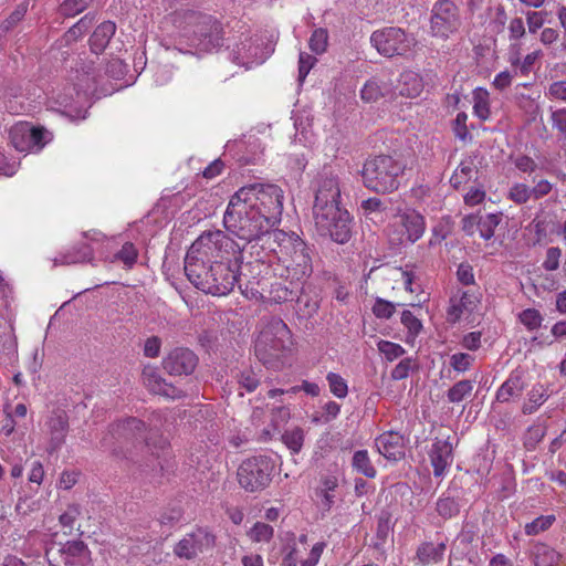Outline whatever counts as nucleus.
<instances>
[{"label": "nucleus", "mask_w": 566, "mask_h": 566, "mask_svg": "<svg viewBox=\"0 0 566 566\" xmlns=\"http://www.w3.org/2000/svg\"><path fill=\"white\" fill-rule=\"evenodd\" d=\"M247 535L253 543H269L274 536V528L266 523L256 522Z\"/></svg>", "instance_id": "a19ab883"}, {"label": "nucleus", "mask_w": 566, "mask_h": 566, "mask_svg": "<svg viewBox=\"0 0 566 566\" xmlns=\"http://www.w3.org/2000/svg\"><path fill=\"white\" fill-rule=\"evenodd\" d=\"M474 382L472 380H460L455 382L447 394L448 400L453 403L463 401L473 390Z\"/></svg>", "instance_id": "79ce46f5"}, {"label": "nucleus", "mask_w": 566, "mask_h": 566, "mask_svg": "<svg viewBox=\"0 0 566 566\" xmlns=\"http://www.w3.org/2000/svg\"><path fill=\"white\" fill-rule=\"evenodd\" d=\"M474 361V357L467 353H457L450 357V366L458 373L469 370Z\"/></svg>", "instance_id": "69168bd1"}, {"label": "nucleus", "mask_w": 566, "mask_h": 566, "mask_svg": "<svg viewBox=\"0 0 566 566\" xmlns=\"http://www.w3.org/2000/svg\"><path fill=\"white\" fill-rule=\"evenodd\" d=\"M276 237L280 241V249H276V264H281L289 258L294 250H296V243H302L303 240L295 233H287L282 231V234Z\"/></svg>", "instance_id": "f704fd0d"}, {"label": "nucleus", "mask_w": 566, "mask_h": 566, "mask_svg": "<svg viewBox=\"0 0 566 566\" xmlns=\"http://www.w3.org/2000/svg\"><path fill=\"white\" fill-rule=\"evenodd\" d=\"M273 469L272 460L265 455L249 458L238 468V482L247 492L262 491L270 484Z\"/></svg>", "instance_id": "6e6552de"}, {"label": "nucleus", "mask_w": 566, "mask_h": 566, "mask_svg": "<svg viewBox=\"0 0 566 566\" xmlns=\"http://www.w3.org/2000/svg\"><path fill=\"white\" fill-rule=\"evenodd\" d=\"M549 123L557 136L566 139V107L549 108Z\"/></svg>", "instance_id": "49530a36"}, {"label": "nucleus", "mask_w": 566, "mask_h": 566, "mask_svg": "<svg viewBox=\"0 0 566 566\" xmlns=\"http://www.w3.org/2000/svg\"><path fill=\"white\" fill-rule=\"evenodd\" d=\"M546 96L552 101L566 103V80L555 81L549 84Z\"/></svg>", "instance_id": "774afa93"}, {"label": "nucleus", "mask_w": 566, "mask_h": 566, "mask_svg": "<svg viewBox=\"0 0 566 566\" xmlns=\"http://www.w3.org/2000/svg\"><path fill=\"white\" fill-rule=\"evenodd\" d=\"M81 515V506L78 504H70L66 510L60 515L59 521L63 528L69 533L75 528L74 524Z\"/></svg>", "instance_id": "6e6d98bb"}, {"label": "nucleus", "mask_w": 566, "mask_h": 566, "mask_svg": "<svg viewBox=\"0 0 566 566\" xmlns=\"http://www.w3.org/2000/svg\"><path fill=\"white\" fill-rule=\"evenodd\" d=\"M433 474L441 476L453 462V447L449 439H436L428 452Z\"/></svg>", "instance_id": "aec40b11"}, {"label": "nucleus", "mask_w": 566, "mask_h": 566, "mask_svg": "<svg viewBox=\"0 0 566 566\" xmlns=\"http://www.w3.org/2000/svg\"><path fill=\"white\" fill-rule=\"evenodd\" d=\"M382 95V86L376 78L367 81L360 90L361 99L368 103L378 101Z\"/></svg>", "instance_id": "5fc2aeb1"}, {"label": "nucleus", "mask_w": 566, "mask_h": 566, "mask_svg": "<svg viewBox=\"0 0 566 566\" xmlns=\"http://www.w3.org/2000/svg\"><path fill=\"white\" fill-rule=\"evenodd\" d=\"M371 311L377 318L389 319L396 312V304L381 297H376Z\"/></svg>", "instance_id": "bf43d9fd"}, {"label": "nucleus", "mask_w": 566, "mask_h": 566, "mask_svg": "<svg viewBox=\"0 0 566 566\" xmlns=\"http://www.w3.org/2000/svg\"><path fill=\"white\" fill-rule=\"evenodd\" d=\"M534 566H555L562 558V555L545 543H536L531 553Z\"/></svg>", "instance_id": "c756f323"}, {"label": "nucleus", "mask_w": 566, "mask_h": 566, "mask_svg": "<svg viewBox=\"0 0 566 566\" xmlns=\"http://www.w3.org/2000/svg\"><path fill=\"white\" fill-rule=\"evenodd\" d=\"M423 82L421 76L413 71H405L400 74L398 91L401 96L415 98L421 94Z\"/></svg>", "instance_id": "c85d7f7f"}, {"label": "nucleus", "mask_w": 566, "mask_h": 566, "mask_svg": "<svg viewBox=\"0 0 566 566\" xmlns=\"http://www.w3.org/2000/svg\"><path fill=\"white\" fill-rule=\"evenodd\" d=\"M143 384L149 391L156 395H161L170 399H178L184 396L182 390L176 388L159 375L154 366H145L142 373Z\"/></svg>", "instance_id": "6ab92c4d"}, {"label": "nucleus", "mask_w": 566, "mask_h": 566, "mask_svg": "<svg viewBox=\"0 0 566 566\" xmlns=\"http://www.w3.org/2000/svg\"><path fill=\"white\" fill-rule=\"evenodd\" d=\"M468 114L464 112H460L457 114L455 118L452 122V130L455 137L462 142L471 140L472 136L467 126Z\"/></svg>", "instance_id": "13d9d810"}, {"label": "nucleus", "mask_w": 566, "mask_h": 566, "mask_svg": "<svg viewBox=\"0 0 566 566\" xmlns=\"http://www.w3.org/2000/svg\"><path fill=\"white\" fill-rule=\"evenodd\" d=\"M45 424L50 434L49 448L51 451H55L65 442L70 428L69 416L66 411L61 408L53 409Z\"/></svg>", "instance_id": "a211bd4d"}, {"label": "nucleus", "mask_w": 566, "mask_h": 566, "mask_svg": "<svg viewBox=\"0 0 566 566\" xmlns=\"http://www.w3.org/2000/svg\"><path fill=\"white\" fill-rule=\"evenodd\" d=\"M145 422L135 417L118 420L109 426V434L118 443L145 441L149 446L150 442L145 437Z\"/></svg>", "instance_id": "dca6fc26"}, {"label": "nucleus", "mask_w": 566, "mask_h": 566, "mask_svg": "<svg viewBox=\"0 0 566 566\" xmlns=\"http://www.w3.org/2000/svg\"><path fill=\"white\" fill-rule=\"evenodd\" d=\"M283 190L273 184L241 187L230 199L223 216L226 229L244 242L281 221Z\"/></svg>", "instance_id": "f257e3e1"}, {"label": "nucleus", "mask_w": 566, "mask_h": 566, "mask_svg": "<svg viewBox=\"0 0 566 566\" xmlns=\"http://www.w3.org/2000/svg\"><path fill=\"white\" fill-rule=\"evenodd\" d=\"M352 465L354 470L365 475L366 478L373 479L377 474V471L369 459L367 450L356 451L353 455Z\"/></svg>", "instance_id": "4c0bfd02"}, {"label": "nucleus", "mask_w": 566, "mask_h": 566, "mask_svg": "<svg viewBox=\"0 0 566 566\" xmlns=\"http://www.w3.org/2000/svg\"><path fill=\"white\" fill-rule=\"evenodd\" d=\"M315 228L323 237H328L336 243L344 244L352 237V219L347 210L340 207L332 211L314 216Z\"/></svg>", "instance_id": "9b49d317"}, {"label": "nucleus", "mask_w": 566, "mask_h": 566, "mask_svg": "<svg viewBox=\"0 0 566 566\" xmlns=\"http://www.w3.org/2000/svg\"><path fill=\"white\" fill-rule=\"evenodd\" d=\"M301 281L285 280L275 281L270 285V300L274 303H284L293 301L301 291Z\"/></svg>", "instance_id": "a878e982"}, {"label": "nucleus", "mask_w": 566, "mask_h": 566, "mask_svg": "<svg viewBox=\"0 0 566 566\" xmlns=\"http://www.w3.org/2000/svg\"><path fill=\"white\" fill-rule=\"evenodd\" d=\"M507 198L516 205H524L532 199L531 187L523 182H515L510 188Z\"/></svg>", "instance_id": "603ef678"}, {"label": "nucleus", "mask_w": 566, "mask_h": 566, "mask_svg": "<svg viewBox=\"0 0 566 566\" xmlns=\"http://www.w3.org/2000/svg\"><path fill=\"white\" fill-rule=\"evenodd\" d=\"M545 434L546 428L543 424H533L528 427L524 438V446L528 450H534L536 446L543 440Z\"/></svg>", "instance_id": "4d7b16f0"}, {"label": "nucleus", "mask_w": 566, "mask_h": 566, "mask_svg": "<svg viewBox=\"0 0 566 566\" xmlns=\"http://www.w3.org/2000/svg\"><path fill=\"white\" fill-rule=\"evenodd\" d=\"M308 45L315 54H322L328 45V32L324 28L315 29L310 38Z\"/></svg>", "instance_id": "3c124183"}, {"label": "nucleus", "mask_w": 566, "mask_h": 566, "mask_svg": "<svg viewBox=\"0 0 566 566\" xmlns=\"http://www.w3.org/2000/svg\"><path fill=\"white\" fill-rule=\"evenodd\" d=\"M94 251L88 243H77L65 252H61L55 259V265H71L82 262H91Z\"/></svg>", "instance_id": "5701e85b"}, {"label": "nucleus", "mask_w": 566, "mask_h": 566, "mask_svg": "<svg viewBox=\"0 0 566 566\" xmlns=\"http://www.w3.org/2000/svg\"><path fill=\"white\" fill-rule=\"evenodd\" d=\"M436 510L444 520L455 516L460 511L458 502L450 496L439 497L436 503Z\"/></svg>", "instance_id": "09e8293b"}, {"label": "nucleus", "mask_w": 566, "mask_h": 566, "mask_svg": "<svg viewBox=\"0 0 566 566\" xmlns=\"http://www.w3.org/2000/svg\"><path fill=\"white\" fill-rule=\"evenodd\" d=\"M549 397L547 388L542 384H536L527 392L526 399L522 406V413L533 415L543 406Z\"/></svg>", "instance_id": "7c9ffc66"}, {"label": "nucleus", "mask_w": 566, "mask_h": 566, "mask_svg": "<svg viewBox=\"0 0 566 566\" xmlns=\"http://www.w3.org/2000/svg\"><path fill=\"white\" fill-rule=\"evenodd\" d=\"M241 248L220 230L206 231L190 245L185 258V272H191L198 279L203 273L205 265L238 261Z\"/></svg>", "instance_id": "f03ea898"}, {"label": "nucleus", "mask_w": 566, "mask_h": 566, "mask_svg": "<svg viewBox=\"0 0 566 566\" xmlns=\"http://www.w3.org/2000/svg\"><path fill=\"white\" fill-rule=\"evenodd\" d=\"M305 432L300 427H293L282 433L281 440L291 451L292 454H297L304 444Z\"/></svg>", "instance_id": "e433bc0d"}, {"label": "nucleus", "mask_w": 566, "mask_h": 566, "mask_svg": "<svg viewBox=\"0 0 566 566\" xmlns=\"http://www.w3.org/2000/svg\"><path fill=\"white\" fill-rule=\"evenodd\" d=\"M424 218L416 210H407L398 216V220L389 230L390 242L394 244H413L424 233Z\"/></svg>", "instance_id": "f8f14e48"}, {"label": "nucleus", "mask_w": 566, "mask_h": 566, "mask_svg": "<svg viewBox=\"0 0 566 566\" xmlns=\"http://www.w3.org/2000/svg\"><path fill=\"white\" fill-rule=\"evenodd\" d=\"M446 551V542H423L417 547L415 558L422 566L438 564L443 560Z\"/></svg>", "instance_id": "b1692460"}, {"label": "nucleus", "mask_w": 566, "mask_h": 566, "mask_svg": "<svg viewBox=\"0 0 566 566\" xmlns=\"http://www.w3.org/2000/svg\"><path fill=\"white\" fill-rule=\"evenodd\" d=\"M475 174H478V170L474 160L472 158H465L453 171L450 178V185L454 189H460L463 185L468 184Z\"/></svg>", "instance_id": "72a5a7b5"}, {"label": "nucleus", "mask_w": 566, "mask_h": 566, "mask_svg": "<svg viewBox=\"0 0 566 566\" xmlns=\"http://www.w3.org/2000/svg\"><path fill=\"white\" fill-rule=\"evenodd\" d=\"M10 143L21 153H40L52 139L53 134L43 126L19 122L10 128Z\"/></svg>", "instance_id": "9d476101"}, {"label": "nucleus", "mask_w": 566, "mask_h": 566, "mask_svg": "<svg viewBox=\"0 0 566 566\" xmlns=\"http://www.w3.org/2000/svg\"><path fill=\"white\" fill-rule=\"evenodd\" d=\"M326 380L328 382L329 391L339 399H343L348 394V385L347 381L337 373L329 371L326 375Z\"/></svg>", "instance_id": "de8ad7c7"}, {"label": "nucleus", "mask_w": 566, "mask_h": 566, "mask_svg": "<svg viewBox=\"0 0 566 566\" xmlns=\"http://www.w3.org/2000/svg\"><path fill=\"white\" fill-rule=\"evenodd\" d=\"M473 113L481 120H486L490 117V102L489 93L481 87L475 88L473 92Z\"/></svg>", "instance_id": "58836bf2"}, {"label": "nucleus", "mask_w": 566, "mask_h": 566, "mask_svg": "<svg viewBox=\"0 0 566 566\" xmlns=\"http://www.w3.org/2000/svg\"><path fill=\"white\" fill-rule=\"evenodd\" d=\"M283 230H271V228L266 229L264 232L260 233L259 237L254 238L252 241L261 242L260 247L262 250L266 251L268 262L272 264L274 260H276V249H280V241L276 237L277 234H282Z\"/></svg>", "instance_id": "473e14b6"}, {"label": "nucleus", "mask_w": 566, "mask_h": 566, "mask_svg": "<svg viewBox=\"0 0 566 566\" xmlns=\"http://www.w3.org/2000/svg\"><path fill=\"white\" fill-rule=\"evenodd\" d=\"M401 324L407 329V342H412L422 331L421 321L413 315L411 311H403L401 313Z\"/></svg>", "instance_id": "c03bdc74"}, {"label": "nucleus", "mask_w": 566, "mask_h": 566, "mask_svg": "<svg viewBox=\"0 0 566 566\" xmlns=\"http://www.w3.org/2000/svg\"><path fill=\"white\" fill-rule=\"evenodd\" d=\"M238 382L248 392H253L260 385V378L252 369H244L238 375Z\"/></svg>", "instance_id": "0e129e2a"}, {"label": "nucleus", "mask_w": 566, "mask_h": 566, "mask_svg": "<svg viewBox=\"0 0 566 566\" xmlns=\"http://www.w3.org/2000/svg\"><path fill=\"white\" fill-rule=\"evenodd\" d=\"M138 258V251L132 242H125L120 250L116 252L111 262L120 261L127 269H132Z\"/></svg>", "instance_id": "37998d69"}, {"label": "nucleus", "mask_w": 566, "mask_h": 566, "mask_svg": "<svg viewBox=\"0 0 566 566\" xmlns=\"http://www.w3.org/2000/svg\"><path fill=\"white\" fill-rule=\"evenodd\" d=\"M405 169L406 164L392 156L369 157L361 169L363 182L375 192L389 193L398 189L399 178Z\"/></svg>", "instance_id": "39448f33"}, {"label": "nucleus", "mask_w": 566, "mask_h": 566, "mask_svg": "<svg viewBox=\"0 0 566 566\" xmlns=\"http://www.w3.org/2000/svg\"><path fill=\"white\" fill-rule=\"evenodd\" d=\"M377 348L379 353L384 355L385 358L389 361H392L401 357L406 353L405 348L401 345L384 339H380L377 343Z\"/></svg>", "instance_id": "864d4df0"}, {"label": "nucleus", "mask_w": 566, "mask_h": 566, "mask_svg": "<svg viewBox=\"0 0 566 566\" xmlns=\"http://www.w3.org/2000/svg\"><path fill=\"white\" fill-rule=\"evenodd\" d=\"M562 250L559 247H551L546 250L545 260L542 266L547 272L556 271L559 268Z\"/></svg>", "instance_id": "338daca9"}, {"label": "nucleus", "mask_w": 566, "mask_h": 566, "mask_svg": "<svg viewBox=\"0 0 566 566\" xmlns=\"http://www.w3.org/2000/svg\"><path fill=\"white\" fill-rule=\"evenodd\" d=\"M417 368L416 361L407 357L405 359H401L391 370L390 376L394 380H402L407 378L410 374V371L415 370Z\"/></svg>", "instance_id": "052dcab7"}, {"label": "nucleus", "mask_w": 566, "mask_h": 566, "mask_svg": "<svg viewBox=\"0 0 566 566\" xmlns=\"http://www.w3.org/2000/svg\"><path fill=\"white\" fill-rule=\"evenodd\" d=\"M556 521L555 515H541L532 522L525 524L524 531L528 536H535L547 531Z\"/></svg>", "instance_id": "a18cd8bd"}, {"label": "nucleus", "mask_w": 566, "mask_h": 566, "mask_svg": "<svg viewBox=\"0 0 566 566\" xmlns=\"http://www.w3.org/2000/svg\"><path fill=\"white\" fill-rule=\"evenodd\" d=\"M547 11H527L525 13L530 33H536L547 21Z\"/></svg>", "instance_id": "e2e57ef3"}, {"label": "nucleus", "mask_w": 566, "mask_h": 566, "mask_svg": "<svg viewBox=\"0 0 566 566\" xmlns=\"http://www.w3.org/2000/svg\"><path fill=\"white\" fill-rule=\"evenodd\" d=\"M502 220L501 213H488L479 218L478 231L484 240H490L495 232L496 227Z\"/></svg>", "instance_id": "ea45409f"}, {"label": "nucleus", "mask_w": 566, "mask_h": 566, "mask_svg": "<svg viewBox=\"0 0 566 566\" xmlns=\"http://www.w3.org/2000/svg\"><path fill=\"white\" fill-rule=\"evenodd\" d=\"M478 303L475 294L464 291L460 297H451L448 308V319L455 323L464 312H472Z\"/></svg>", "instance_id": "bb28decb"}, {"label": "nucleus", "mask_w": 566, "mask_h": 566, "mask_svg": "<svg viewBox=\"0 0 566 566\" xmlns=\"http://www.w3.org/2000/svg\"><path fill=\"white\" fill-rule=\"evenodd\" d=\"M338 486V479L335 475L327 474L321 478L319 486L316 489V495L321 499L325 510H329L335 502V490Z\"/></svg>", "instance_id": "2f4dec72"}, {"label": "nucleus", "mask_w": 566, "mask_h": 566, "mask_svg": "<svg viewBox=\"0 0 566 566\" xmlns=\"http://www.w3.org/2000/svg\"><path fill=\"white\" fill-rule=\"evenodd\" d=\"M526 387L527 373L522 368H516L497 389L496 400L503 403L520 398Z\"/></svg>", "instance_id": "412c9836"}, {"label": "nucleus", "mask_w": 566, "mask_h": 566, "mask_svg": "<svg viewBox=\"0 0 566 566\" xmlns=\"http://www.w3.org/2000/svg\"><path fill=\"white\" fill-rule=\"evenodd\" d=\"M198 364L196 354L184 347L172 349L164 359V369L172 376L190 375Z\"/></svg>", "instance_id": "f3484780"}, {"label": "nucleus", "mask_w": 566, "mask_h": 566, "mask_svg": "<svg viewBox=\"0 0 566 566\" xmlns=\"http://www.w3.org/2000/svg\"><path fill=\"white\" fill-rule=\"evenodd\" d=\"M313 271L312 260L305 242L296 243V250L281 264L273 268L274 276L303 282Z\"/></svg>", "instance_id": "ddd939ff"}, {"label": "nucleus", "mask_w": 566, "mask_h": 566, "mask_svg": "<svg viewBox=\"0 0 566 566\" xmlns=\"http://www.w3.org/2000/svg\"><path fill=\"white\" fill-rule=\"evenodd\" d=\"M216 541V535L208 527H197L175 545L174 553L179 558L193 559L199 554L212 551Z\"/></svg>", "instance_id": "2eb2a0df"}, {"label": "nucleus", "mask_w": 566, "mask_h": 566, "mask_svg": "<svg viewBox=\"0 0 566 566\" xmlns=\"http://www.w3.org/2000/svg\"><path fill=\"white\" fill-rule=\"evenodd\" d=\"M292 333L289 326L277 317L271 318L261 329L254 345L258 359L269 368L280 369L291 355Z\"/></svg>", "instance_id": "20e7f679"}, {"label": "nucleus", "mask_w": 566, "mask_h": 566, "mask_svg": "<svg viewBox=\"0 0 566 566\" xmlns=\"http://www.w3.org/2000/svg\"><path fill=\"white\" fill-rule=\"evenodd\" d=\"M116 31V24L112 21L102 22L90 38L91 50L98 54L105 50Z\"/></svg>", "instance_id": "cd10ccee"}, {"label": "nucleus", "mask_w": 566, "mask_h": 566, "mask_svg": "<svg viewBox=\"0 0 566 566\" xmlns=\"http://www.w3.org/2000/svg\"><path fill=\"white\" fill-rule=\"evenodd\" d=\"M400 275L406 291L417 295L422 293L420 285L416 282L417 277L412 268L406 265L405 269H400Z\"/></svg>", "instance_id": "680f3d73"}, {"label": "nucleus", "mask_w": 566, "mask_h": 566, "mask_svg": "<svg viewBox=\"0 0 566 566\" xmlns=\"http://www.w3.org/2000/svg\"><path fill=\"white\" fill-rule=\"evenodd\" d=\"M174 24L193 48L209 52L222 44L223 30L210 14L184 10L174 14Z\"/></svg>", "instance_id": "7ed1b4c3"}, {"label": "nucleus", "mask_w": 566, "mask_h": 566, "mask_svg": "<svg viewBox=\"0 0 566 566\" xmlns=\"http://www.w3.org/2000/svg\"><path fill=\"white\" fill-rule=\"evenodd\" d=\"M375 444L378 452L387 460L398 461L405 457L403 437L398 432H384L376 439Z\"/></svg>", "instance_id": "4be33fe9"}, {"label": "nucleus", "mask_w": 566, "mask_h": 566, "mask_svg": "<svg viewBox=\"0 0 566 566\" xmlns=\"http://www.w3.org/2000/svg\"><path fill=\"white\" fill-rule=\"evenodd\" d=\"M94 63L88 64L87 66H82L81 70H76L74 90L76 92H87L92 90L96 83V70L93 65Z\"/></svg>", "instance_id": "c9c22d12"}, {"label": "nucleus", "mask_w": 566, "mask_h": 566, "mask_svg": "<svg viewBox=\"0 0 566 566\" xmlns=\"http://www.w3.org/2000/svg\"><path fill=\"white\" fill-rule=\"evenodd\" d=\"M461 25L460 9L452 0H438L433 3L430 14V34L433 38L448 40Z\"/></svg>", "instance_id": "1a4fd4ad"}, {"label": "nucleus", "mask_w": 566, "mask_h": 566, "mask_svg": "<svg viewBox=\"0 0 566 566\" xmlns=\"http://www.w3.org/2000/svg\"><path fill=\"white\" fill-rule=\"evenodd\" d=\"M63 547L65 566H87L91 563V554L82 541H70Z\"/></svg>", "instance_id": "393cba45"}, {"label": "nucleus", "mask_w": 566, "mask_h": 566, "mask_svg": "<svg viewBox=\"0 0 566 566\" xmlns=\"http://www.w3.org/2000/svg\"><path fill=\"white\" fill-rule=\"evenodd\" d=\"M188 280L200 291L217 295L223 296L229 294L237 283H240V279L238 275V264L234 260V264L231 261L221 262L218 260L217 264H210L209 266L205 265L203 273L198 276H193L191 272H185ZM239 287L243 293L247 292L248 285L245 289H242V285L239 284Z\"/></svg>", "instance_id": "423d86ee"}, {"label": "nucleus", "mask_w": 566, "mask_h": 566, "mask_svg": "<svg viewBox=\"0 0 566 566\" xmlns=\"http://www.w3.org/2000/svg\"><path fill=\"white\" fill-rule=\"evenodd\" d=\"M370 43L377 52L386 57L406 56L417 44L413 34L398 27H386L370 35Z\"/></svg>", "instance_id": "0eeeda50"}, {"label": "nucleus", "mask_w": 566, "mask_h": 566, "mask_svg": "<svg viewBox=\"0 0 566 566\" xmlns=\"http://www.w3.org/2000/svg\"><path fill=\"white\" fill-rule=\"evenodd\" d=\"M340 185L337 175L332 171H323L316 180L315 201L313 216L332 211L339 207Z\"/></svg>", "instance_id": "4468645a"}, {"label": "nucleus", "mask_w": 566, "mask_h": 566, "mask_svg": "<svg viewBox=\"0 0 566 566\" xmlns=\"http://www.w3.org/2000/svg\"><path fill=\"white\" fill-rule=\"evenodd\" d=\"M518 321L523 324L530 332L536 331L541 327L544 318L538 310L536 308H526L518 314Z\"/></svg>", "instance_id": "8fccbe9b"}]
</instances>
